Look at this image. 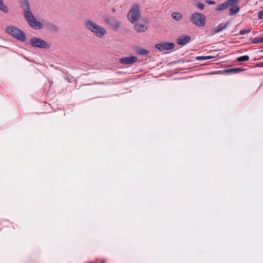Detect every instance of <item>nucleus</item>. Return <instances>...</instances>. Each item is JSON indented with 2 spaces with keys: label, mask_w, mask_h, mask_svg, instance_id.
I'll return each mask as SVG.
<instances>
[{
  "label": "nucleus",
  "mask_w": 263,
  "mask_h": 263,
  "mask_svg": "<svg viewBox=\"0 0 263 263\" xmlns=\"http://www.w3.org/2000/svg\"><path fill=\"white\" fill-rule=\"evenodd\" d=\"M85 26L87 29L91 32L97 37L103 38L107 33L105 28L91 21H87L85 23Z\"/></svg>",
  "instance_id": "obj_1"
},
{
  "label": "nucleus",
  "mask_w": 263,
  "mask_h": 263,
  "mask_svg": "<svg viewBox=\"0 0 263 263\" xmlns=\"http://www.w3.org/2000/svg\"><path fill=\"white\" fill-rule=\"evenodd\" d=\"M127 18L132 24L139 22L141 18L140 7L137 5H134L127 14Z\"/></svg>",
  "instance_id": "obj_2"
},
{
  "label": "nucleus",
  "mask_w": 263,
  "mask_h": 263,
  "mask_svg": "<svg viewBox=\"0 0 263 263\" xmlns=\"http://www.w3.org/2000/svg\"><path fill=\"white\" fill-rule=\"evenodd\" d=\"M5 30L8 34L17 40L21 41H25L26 40L25 34L15 27L8 26L6 28Z\"/></svg>",
  "instance_id": "obj_3"
},
{
  "label": "nucleus",
  "mask_w": 263,
  "mask_h": 263,
  "mask_svg": "<svg viewBox=\"0 0 263 263\" xmlns=\"http://www.w3.org/2000/svg\"><path fill=\"white\" fill-rule=\"evenodd\" d=\"M191 21L194 25L198 27H203L206 24L205 16L201 13H193L191 16Z\"/></svg>",
  "instance_id": "obj_4"
},
{
  "label": "nucleus",
  "mask_w": 263,
  "mask_h": 263,
  "mask_svg": "<svg viewBox=\"0 0 263 263\" xmlns=\"http://www.w3.org/2000/svg\"><path fill=\"white\" fill-rule=\"evenodd\" d=\"M30 44L33 47L48 49L50 47V44L44 40L37 37H33L29 41Z\"/></svg>",
  "instance_id": "obj_5"
},
{
  "label": "nucleus",
  "mask_w": 263,
  "mask_h": 263,
  "mask_svg": "<svg viewBox=\"0 0 263 263\" xmlns=\"http://www.w3.org/2000/svg\"><path fill=\"white\" fill-rule=\"evenodd\" d=\"M155 46L159 51L163 52L173 49L175 45L173 43H162L157 44Z\"/></svg>",
  "instance_id": "obj_6"
},
{
  "label": "nucleus",
  "mask_w": 263,
  "mask_h": 263,
  "mask_svg": "<svg viewBox=\"0 0 263 263\" xmlns=\"http://www.w3.org/2000/svg\"><path fill=\"white\" fill-rule=\"evenodd\" d=\"M238 2V0H228L224 3L220 4L217 7V10L218 11H221L226 9L229 7L233 6V5L235 4H237Z\"/></svg>",
  "instance_id": "obj_7"
},
{
  "label": "nucleus",
  "mask_w": 263,
  "mask_h": 263,
  "mask_svg": "<svg viewBox=\"0 0 263 263\" xmlns=\"http://www.w3.org/2000/svg\"><path fill=\"white\" fill-rule=\"evenodd\" d=\"M148 26L146 24H140L137 22L134 26L135 30L138 32H144L147 30Z\"/></svg>",
  "instance_id": "obj_8"
},
{
  "label": "nucleus",
  "mask_w": 263,
  "mask_h": 263,
  "mask_svg": "<svg viewBox=\"0 0 263 263\" xmlns=\"http://www.w3.org/2000/svg\"><path fill=\"white\" fill-rule=\"evenodd\" d=\"M137 61V58L134 56L122 58L120 60L121 63L123 64H132L136 62Z\"/></svg>",
  "instance_id": "obj_9"
},
{
  "label": "nucleus",
  "mask_w": 263,
  "mask_h": 263,
  "mask_svg": "<svg viewBox=\"0 0 263 263\" xmlns=\"http://www.w3.org/2000/svg\"><path fill=\"white\" fill-rule=\"evenodd\" d=\"M29 24L32 28L35 29H41L43 28V24L41 22L36 21L35 18H34L33 21L30 22Z\"/></svg>",
  "instance_id": "obj_10"
},
{
  "label": "nucleus",
  "mask_w": 263,
  "mask_h": 263,
  "mask_svg": "<svg viewBox=\"0 0 263 263\" xmlns=\"http://www.w3.org/2000/svg\"><path fill=\"white\" fill-rule=\"evenodd\" d=\"M191 40V37L188 35L186 36H182L180 37H179L177 39V42L179 45H184L186 44L187 43L189 42Z\"/></svg>",
  "instance_id": "obj_11"
},
{
  "label": "nucleus",
  "mask_w": 263,
  "mask_h": 263,
  "mask_svg": "<svg viewBox=\"0 0 263 263\" xmlns=\"http://www.w3.org/2000/svg\"><path fill=\"white\" fill-rule=\"evenodd\" d=\"M24 16L25 19L26 20L28 24L33 21V20L35 18L33 14L29 10H25L24 13Z\"/></svg>",
  "instance_id": "obj_12"
},
{
  "label": "nucleus",
  "mask_w": 263,
  "mask_h": 263,
  "mask_svg": "<svg viewBox=\"0 0 263 263\" xmlns=\"http://www.w3.org/2000/svg\"><path fill=\"white\" fill-rule=\"evenodd\" d=\"M231 6L232 7L229 9V13L230 15L236 14L239 11V7L237 5V4H235Z\"/></svg>",
  "instance_id": "obj_13"
},
{
  "label": "nucleus",
  "mask_w": 263,
  "mask_h": 263,
  "mask_svg": "<svg viewBox=\"0 0 263 263\" xmlns=\"http://www.w3.org/2000/svg\"><path fill=\"white\" fill-rule=\"evenodd\" d=\"M172 17L176 21H181L183 18V14L180 12H173L172 14Z\"/></svg>",
  "instance_id": "obj_14"
},
{
  "label": "nucleus",
  "mask_w": 263,
  "mask_h": 263,
  "mask_svg": "<svg viewBox=\"0 0 263 263\" xmlns=\"http://www.w3.org/2000/svg\"><path fill=\"white\" fill-rule=\"evenodd\" d=\"M137 51L139 54L142 55H147L149 53V51L141 47L138 48L137 49Z\"/></svg>",
  "instance_id": "obj_15"
},
{
  "label": "nucleus",
  "mask_w": 263,
  "mask_h": 263,
  "mask_svg": "<svg viewBox=\"0 0 263 263\" xmlns=\"http://www.w3.org/2000/svg\"><path fill=\"white\" fill-rule=\"evenodd\" d=\"M21 3L25 10H29V3L28 0H21Z\"/></svg>",
  "instance_id": "obj_16"
},
{
  "label": "nucleus",
  "mask_w": 263,
  "mask_h": 263,
  "mask_svg": "<svg viewBox=\"0 0 263 263\" xmlns=\"http://www.w3.org/2000/svg\"><path fill=\"white\" fill-rule=\"evenodd\" d=\"M0 10L6 13L8 12V9L3 3V0H0Z\"/></svg>",
  "instance_id": "obj_17"
},
{
  "label": "nucleus",
  "mask_w": 263,
  "mask_h": 263,
  "mask_svg": "<svg viewBox=\"0 0 263 263\" xmlns=\"http://www.w3.org/2000/svg\"><path fill=\"white\" fill-rule=\"evenodd\" d=\"M214 58H215V57H214V56H201V57H196V59L198 61L208 60H210V59H213Z\"/></svg>",
  "instance_id": "obj_18"
},
{
  "label": "nucleus",
  "mask_w": 263,
  "mask_h": 263,
  "mask_svg": "<svg viewBox=\"0 0 263 263\" xmlns=\"http://www.w3.org/2000/svg\"><path fill=\"white\" fill-rule=\"evenodd\" d=\"M249 60V57L248 55H243L237 58L236 61L240 62L243 61H247Z\"/></svg>",
  "instance_id": "obj_19"
},
{
  "label": "nucleus",
  "mask_w": 263,
  "mask_h": 263,
  "mask_svg": "<svg viewBox=\"0 0 263 263\" xmlns=\"http://www.w3.org/2000/svg\"><path fill=\"white\" fill-rule=\"evenodd\" d=\"M226 27V26L224 25L223 27H221V25H219L217 27L214 29V32L215 33H218L222 31L224 28Z\"/></svg>",
  "instance_id": "obj_20"
},
{
  "label": "nucleus",
  "mask_w": 263,
  "mask_h": 263,
  "mask_svg": "<svg viewBox=\"0 0 263 263\" xmlns=\"http://www.w3.org/2000/svg\"><path fill=\"white\" fill-rule=\"evenodd\" d=\"M258 19H261L263 18V9L260 10L258 13Z\"/></svg>",
  "instance_id": "obj_21"
},
{
  "label": "nucleus",
  "mask_w": 263,
  "mask_h": 263,
  "mask_svg": "<svg viewBox=\"0 0 263 263\" xmlns=\"http://www.w3.org/2000/svg\"><path fill=\"white\" fill-rule=\"evenodd\" d=\"M255 40L254 41L255 43H260L263 42V37H258L257 39H255Z\"/></svg>",
  "instance_id": "obj_22"
},
{
  "label": "nucleus",
  "mask_w": 263,
  "mask_h": 263,
  "mask_svg": "<svg viewBox=\"0 0 263 263\" xmlns=\"http://www.w3.org/2000/svg\"><path fill=\"white\" fill-rule=\"evenodd\" d=\"M241 69H239V68H234V69H232L231 70H227L226 71V72H238V71H241Z\"/></svg>",
  "instance_id": "obj_23"
},
{
  "label": "nucleus",
  "mask_w": 263,
  "mask_h": 263,
  "mask_svg": "<svg viewBox=\"0 0 263 263\" xmlns=\"http://www.w3.org/2000/svg\"><path fill=\"white\" fill-rule=\"evenodd\" d=\"M196 6L201 10H203L204 9V5L199 2L197 3Z\"/></svg>",
  "instance_id": "obj_24"
},
{
  "label": "nucleus",
  "mask_w": 263,
  "mask_h": 263,
  "mask_svg": "<svg viewBox=\"0 0 263 263\" xmlns=\"http://www.w3.org/2000/svg\"><path fill=\"white\" fill-rule=\"evenodd\" d=\"M251 31V29H249L248 30H242L240 31L241 34H245L247 33H249Z\"/></svg>",
  "instance_id": "obj_25"
},
{
  "label": "nucleus",
  "mask_w": 263,
  "mask_h": 263,
  "mask_svg": "<svg viewBox=\"0 0 263 263\" xmlns=\"http://www.w3.org/2000/svg\"><path fill=\"white\" fill-rule=\"evenodd\" d=\"M207 3L210 5H214L215 4V2L214 1H208Z\"/></svg>",
  "instance_id": "obj_26"
},
{
  "label": "nucleus",
  "mask_w": 263,
  "mask_h": 263,
  "mask_svg": "<svg viewBox=\"0 0 263 263\" xmlns=\"http://www.w3.org/2000/svg\"><path fill=\"white\" fill-rule=\"evenodd\" d=\"M259 66H260V67H263V62L259 64Z\"/></svg>",
  "instance_id": "obj_27"
}]
</instances>
